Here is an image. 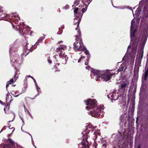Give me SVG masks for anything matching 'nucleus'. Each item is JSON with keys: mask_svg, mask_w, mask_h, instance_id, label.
<instances>
[{"mask_svg": "<svg viewBox=\"0 0 148 148\" xmlns=\"http://www.w3.org/2000/svg\"><path fill=\"white\" fill-rule=\"evenodd\" d=\"M128 86V84L127 82L122 83L119 86V92L121 93V95L118 96L116 95L115 91H113L112 93H110L108 95V97L110 98H112L110 99L114 100H117L118 98H120V99H122L123 97V95L125 90H127Z\"/></svg>", "mask_w": 148, "mask_h": 148, "instance_id": "obj_3", "label": "nucleus"}, {"mask_svg": "<svg viewBox=\"0 0 148 148\" xmlns=\"http://www.w3.org/2000/svg\"><path fill=\"white\" fill-rule=\"evenodd\" d=\"M148 75V66L147 69L146 70L144 75V80H146L147 79V77Z\"/></svg>", "mask_w": 148, "mask_h": 148, "instance_id": "obj_15", "label": "nucleus"}, {"mask_svg": "<svg viewBox=\"0 0 148 148\" xmlns=\"http://www.w3.org/2000/svg\"><path fill=\"white\" fill-rule=\"evenodd\" d=\"M81 19L80 18L78 19V18H75L74 21L75 23L74 25H77V27L75 28V29L77 30L78 34L75 36L76 41L73 43L74 48L75 50L76 51H83L85 50V48L83 45V44L81 40V34L79 31V29L78 28L79 23L80 22Z\"/></svg>", "mask_w": 148, "mask_h": 148, "instance_id": "obj_1", "label": "nucleus"}, {"mask_svg": "<svg viewBox=\"0 0 148 148\" xmlns=\"http://www.w3.org/2000/svg\"><path fill=\"white\" fill-rule=\"evenodd\" d=\"M87 6H86V7H85V8H83L82 10V12L83 13L85 12L86 11V10H87Z\"/></svg>", "mask_w": 148, "mask_h": 148, "instance_id": "obj_22", "label": "nucleus"}, {"mask_svg": "<svg viewBox=\"0 0 148 148\" xmlns=\"http://www.w3.org/2000/svg\"><path fill=\"white\" fill-rule=\"evenodd\" d=\"M132 12H133L132 13L133 14V11L132 10Z\"/></svg>", "mask_w": 148, "mask_h": 148, "instance_id": "obj_40", "label": "nucleus"}, {"mask_svg": "<svg viewBox=\"0 0 148 148\" xmlns=\"http://www.w3.org/2000/svg\"><path fill=\"white\" fill-rule=\"evenodd\" d=\"M11 16L12 17H14V18H15L17 17L18 16V15L16 13H12L11 15Z\"/></svg>", "mask_w": 148, "mask_h": 148, "instance_id": "obj_20", "label": "nucleus"}, {"mask_svg": "<svg viewBox=\"0 0 148 148\" xmlns=\"http://www.w3.org/2000/svg\"><path fill=\"white\" fill-rule=\"evenodd\" d=\"M143 49H141L140 52V56L141 58L143 57Z\"/></svg>", "mask_w": 148, "mask_h": 148, "instance_id": "obj_21", "label": "nucleus"}, {"mask_svg": "<svg viewBox=\"0 0 148 148\" xmlns=\"http://www.w3.org/2000/svg\"><path fill=\"white\" fill-rule=\"evenodd\" d=\"M103 106H101L97 107V109H95L94 110L91 111L90 112L91 115L94 117H97L99 116L101 112H103Z\"/></svg>", "mask_w": 148, "mask_h": 148, "instance_id": "obj_6", "label": "nucleus"}, {"mask_svg": "<svg viewBox=\"0 0 148 148\" xmlns=\"http://www.w3.org/2000/svg\"><path fill=\"white\" fill-rule=\"evenodd\" d=\"M88 60H87V62H85V64L86 65H87V64H88Z\"/></svg>", "mask_w": 148, "mask_h": 148, "instance_id": "obj_30", "label": "nucleus"}, {"mask_svg": "<svg viewBox=\"0 0 148 148\" xmlns=\"http://www.w3.org/2000/svg\"><path fill=\"white\" fill-rule=\"evenodd\" d=\"M84 58V56H81V58L78 60V62H80Z\"/></svg>", "mask_w": 148, "mask_h": 148, "instance_id": "obj_25", "label": "nucleus"}, {"mask_svg": "<svg viewBox=\"0 0 148 148\" xmlns=\"http://www.w3.org/2000/svg\"><path fill=\"white\" fill-rule=\"evenodd\" d=\"M139 10H138V9H137L136 10V12H137V11H138V12H139Z\"/></svg>", "mask_w": 148, "mask_h": 148, "instance_id": "obj_33", "label": "nucleus"}, {"mask_svg": "<svg viewBox=\"0 0 148 148\" xmlns=\"http://www.w3.org/2000/svg\"><path fill=\"white\" fill-rule=\"evenodd\" d=\"M88 57H89V56H88L87 57V58H89Z\"/></svg>", "mask_w": 148, "mask_h": 148, "instance_id": "obj_38", "label": "nucleus"}, {"mask_svg": "<svg viewBox=\"0 0 148 148\" xmlns=\"http://www.w3.org/2000/svg\"><path fill=\"white\" fill-rule=\"evenodd\" d=\"M87 106L86 108L87 109L95 108L97 106V102L94 99H89L87 101H85Z\"/></svg>", "mask_w": 148, "mask_h": 148, "instance_id": "obj_7", "label": "nucleus"}, {"mask_svg": "<svg viewBox=\"0 0 148 148\" xmlns=\"http://www.w3.org/2000/svg\"><path fill=\"white\" fill-rule=\"evenodd\" d=\"M48 61L49 63H50V64L52 62H51V60L48 59Z\"/></svg>", "mask_w": 148, "mask_h": 148, "instance_id": "obj_29", "label": "nucleus"}, {"mask_svg": "<svg viewBox=\"0 0 148 148\" xmlns=\"http://www.w3.org/2000/svg\"><path fill=\"white\" fill-rule=\"evenodd\" d=\"M44 37H41L40 38L38 41L36 42V44L34 45V47H35L37 45H38V43L39 42H41L44 39Z\"/></svg>", "mask_w": 148, "mask_h": 148, "instance_id": "obj_13", "label": "nucleus"}, {"mask_svg": "<svg viewBox=\"0 0 148 148\" xmlns=\"http://www.w3.org/2000/svg\"><path fill=\"white\" fill-rule=\"evenodd\" d=\"M78 8H76L74 10V13L75 14H77V12L78 10Z\"/></svg>", "mask_w": 148, "mask_h": 148, "instance_id": "obj_26", "label": "nucleus"}, {"mask_svg": "<svg viewBox=\"0 0 148 148\" xmlns=\"http://www.w3.org/2000/svg\"><path fill=\"white\" fill-rule=\"evenodd\" d=\"M21 120H22V122H23V123H24V121L23 119L22 118H21Z\"/></svg>", "mask_w": 148, "mask_h": 148, "instance_id": "obj_32", "label": "nucleus"}, {"mask_svg": "<svg viewBox=\"0 0 148 148\" xmlns=\"http://www.w3.org/2000/svg\"><path fill=\"white\" fill-rule=\"evenodd\" d=\"M6 100L9 105H10V102L13 100L11 95L9 93H8L6 95Z\"/></svg>", "mask_w": 148, "mask_h": 148, "instance_id": "obj_11", "label": "nucleus"}, {"mask_svg": "<svg viewBox=\"0 0 148 148\" xmlns=\"http://www.w3.org/2000/svg\"><path fill=\"white\" fill-rule=\"evenodd\" d=\"M17 72H16L14 78H12L8 82L6 85V88L7 89L9 84H10L13 83L14 82H15L16 81V80L17 79V78H18V75H17Z\"/></svg>", "mask_w": 148, "mask_h": 148, "instance_id": "obj_10", "label": "nucleus"}, {"mask_svg": "<svg viewBox=\"0 0 148 148\" xmlns=\"http://www.w3.org/2000/svg\"><path fill=\"white\" fill-rule=\"evenodd\" d=\"M134 21L132 20L131 21L130 28V37L131 38L134 37L135 35V32L136 31V28L134 27Z\"/></svg>", "mask_w": 148, "mask_h": 148, "instance_id": "obj_8", "label": "nucleus"}, {"mask_svg": "<svg viewBox=\"0 0 148 148\" xmlns=\"http://www.w3.org/2000/svg\"><path fill=\"white\" fill-rule=\"evenodd\" d=\"M126 69V63L123 62L120 65L119 68L118 69L117 71L118 72L121 71L124 69L125 70Z\"/></svg>", "mask_w": 148, "mask_h": 148, "instance_id": "obj_12", "label": "nucleus"}, {"mask_svg": "<svg viewBox=\"0 0 148 148\" xmlns=\"http://www.w3.org/2000/svg\"><path fill=\"white\" fill-rule=\"evenodd\" d=\"M84 51L86 55H88L89 54V52L88 51L86 50V49L85 48V50Z\"/></svg>", "mask_w": 148, "mask_h": 148, "instance_id": "obj_27", "label": "nucleus"}, {"mask_svg": "<svg viewBox=\"0 0 148 148\" xmlns=\"http://www.w3.org/2000/svg\"><path fill=\"white\" fill-rule=\"evenodd\" d=\"M62 42V41H60V42H59L58 43V44H60L61 42Z\"/></svg>", "mask_w": 148, "mask_h": 148, "instance_id": "obj_31", "label": "nucleus"}, {"mask_svg": "<svg viewBox=\"0 0 148 148\" xmlns=\"http://www.w3.org/2000/svg\"><path fill=\"white\" fill-rule=\"evenodd\" d=\"M86 69H88V70H90L91 71V72L92 73V71L93 70H95L94 69L92 70L91 68H90V67L89 66H87L86 67Z\"/></svg>", "mask_w": 148, "mask_h": 148, "instance_id": "obj_24", "label": "nucleus"}, {"mask_svg": "<svg viewBox=\"0 0 148 148\" xmlns=\"http://www.w3.org/2000/svg\"><path fill=\"white\" fill-rule=\"evenodd\" d=\"M25 112L27 113L32 118V116L31 114H30L29 111L27 109H25Z\"/></svg>", "mask_w": 148, "mask_h": 148, "instance_id": "obj_23", "label": "nucleus"}, {"mask_svg": "<svg viewBox=\"0 0 148 148\" xmlns=\"http://www.w3.org/2000/svg\"><path fill=\"white\" fill-rule=\"evenodd\" d=\"M83 141L78 145L79 148H89V143L87 140L88 138V135L86 133L83 135Z\"/></svg>", "mask_w": 148, "mask_h": 148, "instance_id": "obj_5", "label": "nucleus"}, {"mask_svg": "<svg viewBox=\"0 0 148 148\" xmlns=\"http://www.w3.org/2000/svg\"><path fill=\"white\" fill-rule=\"evenodd\" d=\"M82 134H84V133H83V132H82Z\"/></svg>", "mask_w": 148, "mask_h": 148, "instance_id": "obj_39", "label": "nucleus"}, {"mask_svg": "<svg viewBox=\"0 0 148 148\" xmlns=\"http://www.w3.org/2000/svg\"><path fill=\"white\" fill-rule=\"evenodd\" d=\"M66 49V46L65 45H62L57 48L56 50V52L59 54L60 58L64 59L66 61L68 59V57L64 51Z\"/></svg>", "mask_w": 148, "mask_h": 148, "instance_id": "obj_4", "label": "nucleus"}, {"mask_svg": "<svg viewBox=\"0 0 148 148\" xmlns=\"http://www.w3.org/2000/svg\"><path fill=\"white\" fill-rule=\"evenodd\" d=\"M18 95H15V97H18Z\"/></svg>", "mask_w": 148, "mask_h": 148, "instance_id": "obj_34", "label": "nucleus"}, {"mask_svg": "<svg viewBox=\"0 0 148 148\" xmlns=\"http://www.w3.org/2000/svg\"><path fill=\"white\" fill-rule=\"evenodd\" d=\"M30 29L28 27H25L22 29V27L19 28V33L22 35H24L25 34H26L27 32H28Z\"/></svg>", "mask_w": 148, "mask_h": 148, "instance_id": "obj_9", "label": "nucleus"}, {"mask_svg": "<svg viewBox=\"0 0 148 148\" xmlns=\"http://www.w3.org/2000/svg\"><path fill=\"white\" fill-rule=\"evenodd\" d=\"M14 61H15L14 62L13 61V60H12L11 59V62H13L14 63V64H15V63H17V62H18V59H19V60L20 58L16 56V57L15 58H14Z\"/></svg>", "mask_w": 148, "mask_h": 148, "instance_id": "obj_16", "label": "nucleus"}, {"mask_svg": "<svg viewBox=\"0 0 148 148\" xmlns=\"http://www.w3.org/2000/svg\"><path fill=\"white\" fill-rule=\"evenodd\" d=\"M92 73L94 76H96V78L98 79L101 78L102 81H107L111 78V77L114 74H113L110 73L109 71L105 70L103 71L93 70Z\"/></svg>", "mask_w": 148, "mask_h": 148, "instance_id": "obj_2", "label": "nucleus"}, {"mask_svg": "<svg viewBox=\"0 0 148 148\" xmlns=\"http://www.w3.org/2000/svg\"><path fill=\"white\" fill-rule=\"evenodd\" d=\"M31 78H32L33 80L35 83V86H36V89L37 90V91H38V87L37 86V84L36 82V80L34 79V78L33 77H31Z\"/></svg>", "mask_w": 148, "mask_h": 148, "instance_id": "obj_18", "label": "nucleus"}, {"mask_svg": "<svg viewBox=\"0 0 148 148\" xmlns=\"http://www.w3.org/2000/svg\"><path fill=\"white\" fill-rule=\"evenodd\" d=\"M138 148H140V146H139V147H138Z\"/></svg>", "mask_w": 148, "mask_h": 148, "instance_id": "obj_36", "label": "nucleus"}, {"mask_svg": "<svg viewBox=\"0 0 148 148\" xmlns=\"http://www.w3.org/2000/svg\"><path fill=\"white\" fill-rule=\"evenodd\" d=\"M12 27H14V25H13Z\"/></svg>", "mask_w": 148, "mask_h": 148, "instance_id": "obj_35", "label": "nucleus"}, {"mask_svg": "<svg viewBox=\"0 0 148 148\" xmlns=\"http://www.w3.org/2000/svg\"><path fill=\"white\" fill-rule=\"evenodd\" d=\"M13 20L16 24L18 23V21L20 20V18L18 16L15 18L13 19Z\"/></svg>", "mask_w": 148, "mask_h": 148, "instance_id": "obj_17", "label": "nucleus"}, {"mask_svg": "<svg viewBox=\"0 0 148 148\" xmlns=\"http://www.w3.org/2000/svg\"><path fill=\"white\" fill-rule=\"evenodd\" d=\"M31 77V76H28V77Z\"/></svg>", "mask_w": 148, "mask_h": 148, "instance_id": "obj_37", "label": "nucleus"}, {"mask_svg": "<svg viewBox=\"0 0 148 148\" xmlns=\"http://www.w3.org/2000/svg\"><path fill=\"white\" fill-rule=\"evenodd\" d=\"M8 140L10 143L12 145V146H13L14 144V141L11 138H8Z\"/></svg>", "mask_w": 148, "mask_h": 148, "instance_id": "obj_19", "label": "nucleus"}, {"mask_svg": "<svg viewBox=\"0 0 148 148\" xmlns=\"http://www.w3.org/2000/svg\"><path fill=\"white\" fill-rule=\"evenodd\" d=\"M69 8V6L68 5H67L65 7H64V8L65 9H67L68 8Z\"/></svg>", "mask_w": 148, "mask_h": 148, "instance_id": "obj_28", "label": "nucleus"}, {"mask_svg": "<svg viewBox=\"0 0 148 148\" xmlns=\"http://www.w3.org/2000/svg\"><path fill=\"white\" fill-rule=\"evenodd\" d=\"M6 16H7L6 14H3L2 12H0V17L1 18L0 20H1V19H3L4 17Z\"/></svg>", "mask_w": 148, "mask_h": 148, "instance_id": "obj_14", "label": "nucleus"}]
</instances>
